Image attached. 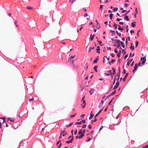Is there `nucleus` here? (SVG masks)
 <instances>
[{
    "mask_svg": "<svg viewBox=\"0 0 148 148\" xmlns=\"http://www.w3.org/2000/svg\"><path fill=\"white\" fill-rule=\"evenodd\" d=\"M146 56H145L144 57H141L140 58V61H142L141 64L144 65L146 59Z\"/></svg>",
    "mask_w": 148,
    "mask_h": 148,
    "instance_id": "f257e3e1",
    "label": "nucleus"
},
{
    "mask_svg": "<svg viewBox=\"0 0 148 148\" xmlns=\"http://www.w3.org/2000/svg\"><path fill=\"white\" fill-rule=\"evenodd\" d=\"M115 42L117 44V45L116 46V47L119 48L120 47V41L119 40L116 39L115 40Z\"/></svg>",
    "mask_w": 148,
    "mask_h": 148,
    "instance_id": "f03ea898",
    "label": "nucleus"
},
{
    "mask_svg": "<svg viewBox=\"0 0 148 148\" xmlns=\"http://www.w3.org/2000/svg\"><path fill=\"white\" fill-rule=\"evenodd\" d=\"M120 73H117L115 75V78H116V79L117 81H119L120 77Z\"/></svg>",
    "mask_w": 148,
    "mask_h": 148,
    "instance_id": "7ed1b4c3",
    "label": "nucleus"
},
{
    "mask_svg": "<svg viewBox=\"0 0 148 148\" xmlns=\"http://www.w3.org/2000/svg\"><path fill=\"white\" fill-rule=\"evenodd\" d=\"M119 84L120 83L119 81H117L116 84L114 86L113 89L114 90L116 89L119 87Z\"/></svg>",
    "mask_w": 148,
    "mask_h": 148,
    "instance_id": "20e7f679",
    "label": "nucleus"
},
{
    "mask_svg": "<svg viewBox=\"0 0 148 148\" xmlns=\"http://www.w3.org/2000/svg\"><path fill=\"white\" fill-rule=\"evenodd\" d=\"M82 101H83V104H82V107L83 108H84L85 107L86 105V101L85 100H83Z\"/></svg>",
    "mask_w": 148,
    "mask_h": 148,
    "instance_id": "39448f33",
    "label": "nucleus"
},
{
    "mask_svg": "<svg viewBox=\"0 0 148 148\" xmlns=\"http://www.w3.org/2000/svg\"><path fill=\"white\" fill-rule=\"evenodd\" d=\"M137 68H138V64H136L134 66V69L133 70L132 72L133 73L135 71H136L137 69Z\"/></svg>",
    "mask_w": 148,
    "mask_h": 148,
    "instance_id": "423d86ee",
    "label": "nucleus"
},
{
    "mask_svg": "<svg viewBox=\"0 0 148 148\" xmlns=\"http://www.w3.org/2000/svg\"><path fill=\"white\" fill-rule=\"evenodd\" d=\"M128 74H129L128 73H126L125 75L124 78L123 79V82H125V81L126 78L127 77Z\"/></svg>",
    "mask_w": 148,
    "mask_h": 148,
    "instance_id": "0eeeda50",
    "label": "nucleus"
},
{
    "mask_svg": "<svg viewBox=\"0 0 148 148\" xmlns=\"http://www.w3.org/2000/svg\"><path fill=\"white\" fill-rule=\"evenodd\" d=\"M133 59H130L127 62L126 64V66H128L130 65V63L132 62V60H133Z\"/></svg>",
    "mask_w": 148,
    "mask_h": 148,
    "instance_id": "6e6552de",
    "label": "nucleus"
},
{
    "mask_svg": "<svg viewBox=\"0 0 148 148\" xmlns=\"http://www.w3.org/2000/svg\"><path fill=\"white\" fill-rule=\"evenodd\" d=\"M97 57L95 59V60L93 61V63H97V61L98 60V59H99V57L98 56H97Z\"/></svg>",
    "mask_w": 148,
    "mask_h": 148,
    "instance_id": "1a4fd4ad",
    "label": "nucleus"
},
{
    "mask_svg": "<svg viewBox=\"0 0 148 148\" xmlns=\"http://www.w3.org/2000/svg\"><path fill=\"white\" fill-rule=\"evenodd\" d=\"M73 138H71L70 140L66 141L65 143L67 144L72 143L73 142Z\"/></svg>",
    "mask_w": 148,
    "mask_h": 148,
    "instance_id": "9d476101",
    "label": "nucleus"
},
{
    "mask_svg": "<svg viewBox=\"0 0 148 148\" xmlns=\"http://www.w3.org/2000/svg\"><path fill=\"white\" fill-rule=\"evenodd\" d=\"M95 37V35H92V34H91L90 36V41H92L93 40L94 37Z\"/></svg>",
    "mask_w": 148,
    "mask_h": 148,
    "instance_id": "9b49d317",
    "label": "nucleus"
},
{
    "mask_svg": "<svg viewBox=\"0 0 148 148\" xmlns=\"http://www.w3.org/2000/svg\"><path fill=\"white\" fill-rule=\"evenodd\" d=\"M125 16L124 18V19L126 21H128L129 20V18L128 16H127L125 15L124 16Z\"/></svg>",
    "mask_w": 148,
    "mask_h": 148,
    "instance_id": "f8f14e48",
    "label": "nucleus"
},
{
    "mask_svg": "<svg viewBox=\"0 0 148 148\" xmlns=\"http://www.w3.org/2000/svg\"><path fill=\"white\" fill-rule=\"evenodd\" d=\"M102 110H103V109L100 110L98 112V113L95 115V117H96L97 116H98L99 115V114L101 113V112H102Z\"/></svg>",
    "mask_w": 148,
    "mask_h": 148,
    "instance_id": "ddd939ff",
    "label": "nucleus"
},
{
    "mask_svg": "<svg viewBox=\"0 0 148 148\" xmlns=\"http://www.w3.org/2000/svg\"><path fill=\"white\" fill-rule=\"evenodd\" d=\"M92 112H91L90 113V116L89 118V120L91 119L94 116V115L93 114H92Z\"/></svg>",
    "mask_w": 148,
    "mask_h": 148,
    "instance_id": "4468645a",
    "label": "nucleus"
},
{
    "mask_svg": "<svg viewBox=\"0 0 148 148\" xmlns=\"http://www.w3.org/2000/svg\"><path fill=\"white\" fill-rule=\"evenodd\" d=\"M110 32L112 33V36H114L115 34V31L113 30H110Z\"/></svg>",
    "mask_w": 148,
    "mask_h": 148,
    "instance_id": "2eb2a0df",
    "label": "nucleus"
},
{
    "mask_svg": "<svg viewBox=\"0 0 148 148\" xmlns=\"http://www.w3.org/2000/svg\"><path fill=\"white\" fill-rule=\"evenodd\" d=\"M78 134L79 135H81L83 134V130L82 129H81L78 132Z\"/></svg>",
    "mask_w": 148,
    "mask_h": 148,
    "instance_id": "dca6fc26",
    "label": "nucleus"
},
{
    "mask_svg": "<svg viewBox=\"0 0 148 148\" xmlns=\"http://www.w3.org/2000/svg\"><path fill=\"white\" fill-rule=\"evenodd\" d=\"M136 23V22H134V23L133 22H132L131 23L132 27H134L136 26V24H135Z\"/></svg>",
    "mask_w": 148,
    "mask_h": 148,
    "instance_id": "f3484780",
    "label": "nucleus"
},
{
    "mask_svg": "<svg viewBox=\"0 0 148 148\" xmlns=\"http://www.w3.org/2000/svg\"><path fill=\"white\" fill-rule=\"evenodd\" d=\"M120 43L121 44V46L123 48L125 47V45H124V43L123 42L120 41Z\"/></svg>",
    "mask_w": 148,
    "mask_h": 148,
    "instance_id": "a211bd4d",
    "label": "nucleus"
},
{
    "mask_svg": "<svg viewBox=\"0 0 148 148\" xmlns=\"http://www.w3.org/2000/svg\"><path fill=\"white\" fill-rule=\"evenodd\" d=\"M124 27L125 28H127V29L126 30V32H128V31H129L128 29V26L127 25H125V26H124Z\"/></svg>",
    "mask_w": 148,
    "mask_h": 148,
    "instance_id": "6ab92c4d",
    "label": "nucleus"
},
{
    "mask_svg": "<svg viewBox=\"0 0 148 148\" xmlns=\"http://www.w3.org/2000/svg\"><path fill=\"white\" fill-rule=\"evenodd\" d=\"M82 124V122L81 121L79 122H77L75 123V124L77 125H81Z\"/></svg>",
    "mask_w": 148,
    "mask_h": 148,
    "instance_id": "aec40b11",
    "label": "nucleus"
},
{
    "mask_svg": "<svg viewBox=\"0 0 148 148\" xmlns=\"http://www.w3.org/2000/svg\"><path fill=\"white\" fill-rule=\"evenodd\" d=\"M98 67V66H94L93 68L94 70H95V71L96 72H97V68Z\"/></svg>",
    "mask_w": 148,
    "mask_h": 148,
    "instance_id": "412c9836",
    "label": "nucleus"
},
{
    "mask_svg": "<svg viewBox=\"0 0 148 148\" xmlns=\"http://www.w3.org/2000/svg\"><path fill=\"white\" fill-rule=\"evenodd\" d=\"M117 24L115 23H114V24L113 25V27H114V29H117Z\"/></svg>",
    "mask_w": 148,
    "mask_h": 148,
    "instance_id": "4be33fe9",
    "label": "nucleus"
},
{
    "mask_svg": "<svg viewBox=\"0 0 148 148\" xmlns=\"http://www.w3.org/2000/svg\"><path fill=\"white\" fill-rule=\"evenodd\" d=\"M132 45V43H131V45L130 47V49H131V50H133L134 49V46H133Z\"/></svg>",
    "mask_w": 148,
    "mask_h": 148,
    "instance_id": "5701e85b",
    "label": "nucleus"
},
{
    "mask_svg": "<svg viewBox=\"0 0 148 148\" xmlns=\"http://www.w3.org/2000/svg\"><path fill=\"white\" fill-rule=\"evenodd\" d=\"M118 30L121 31V32H122V31L123 30H124V29L123 27H118Z\"/></svg>",
    "mask_w": 148,
    "mask_h": 148,
    "instance_id": "b1692460",
    "label": "nucleus"
},
{
    "mask_svg": "<svg viewBox=\"0 0 148 148\" xmlns=\"http://www.w3.org/2000/svg\"><path fill=\"white\" fill-rule=\"evenodd\" d=\"M112 69L113 71V73L112 74L113 75H114L116 73V69L114 68H112Z\"/></svg>",
    "mask_w": 148,
    "mask_h": 148,
    "instance_id": "393cba45",
    "label": "nucleus"
},
{
    "mask_svg": "<svg viewBox=\"0 0 148 148\" xmlns=\"http://www.w3.org/2000/svg\"><path fill=\"white\" fill-rule=\"evenodd\" d=\"M94 91V89L91 88L90 90L89 91V93L90 95H91Z\"/></svg>",
    "mask_w": 148,
    "mask_h": 148,
    "instance_id": "a878e982",
    "label": "nucleus"
},
{
    "mask_svg": "<svg viewBox=\"0 0 148 148\" xmlns=\"http://www.w3.org/2000/svg\"><path fill=\"white\" fill-rule=\"evenodd\" d=\"M80 135L78 137V138L79 139H80L82 138L84 135V134H82L81 135Z\"/></svg>",
    "mask_w": 148,
    "mask_h": 148,
    "instance_id": "bb28decb",
    "label": "nucleus"
},
{
    "mask_svg": "<svg viewBox=\"0 0 148 148\" xmlns=\"http://www.w3.org/2000/svg\"><path fill=\"white\" fill-rule=\"evenodd\" d=\"M116 34L119 36L120 37L121 36V34L120 33H119L118 32L117 30L116 31Z\"/></svg>",
    "mask_w": 148,
    "mask_h": 148,
    "instance_id": "cd10ccee",
    "label": "nucleus"
},
{
    "mask_svg": "<svg viewBox=\"0 0 148 148\" xmlns=\"http://www.w3.org/2000/svg\"><path fill=\"white\" fill-rule=\"evenodd\" d=\"M116 90H114L113 92L110 94V96H112L114 95L116 92Z\"/></svg>",
    "mask_w": 148,
    "mask_h": 148,
    "instance_id": "c85d7f7f",
    "label": "nucleus"
},
{
    "mask_svg": "<svg viewBox=\"0 0 148 148\" xmlns=\"http://www.w3.org/2000/svg\"><path fill=\"white\" fill-rule=\"evenodd\" d=\"M113 15V14H110V15H109L110 18V19L111 20H112V19Z\"/></svg>",
    "mask_w": 148,
    "mask_h": 148,
    "instance_id": "c756f323",
    "label": "nucleus"
},
{
    "mask_svg": "<svg viewBox=\"0 0 148 148\" xmlns=\"http://www.w3.org/2000/svg\"><path fill=\"white\" fill-rule=\"evenodd\" d=\"M97 29H99L100 28V26L99 24L98 23H97V25L96 26Z\"/></svg>",
    "mask_w": 148,
    "mask_h": 148,
    "instance_id": "7c9ffc66",
    "label": "nucleus"
},
{
    "mask_svg": "<svg viewBox=\"0 0 148 148\" xmlns=\"http://www.w3.org/2000/svg\"><path fill=\"white\" fill-rule=\"evenodd\" d=\"M118 10V8L116 7V8H114L113 9V11H116Z\"/></svg>",
    "mask_w": 148,
    "mask_h": 148,
    "instance_id": "2f4dec72",
    "label": "nucleus"
},
{
    "mask_svg": "<svg viewBox=\"0 0 148 148\" xmlns=\"http://www.w3.org/2000/svg\"><path fill=\"white\" fill-rule=\"evenodd\" d=\"M17 21H15L14 22V24L17 27L18 26V25L17 24Z\"/></svg>",
    "mask_w": 148,
    "mask_h": 148,
    "instance_id": "473e14b6",
    "label": "nucleus"
},
{
    "mask_svg": "<svg viewBox=\"0 0 148 148\" xmlns=\"http://www.w3.org/2000/svg\"><path fill=\"white\" fill-rule=\"evenodd\" d=\"M138 44V41H136L135 42V47H137Z\"/></svg>",
    "mask_w": 148,
    "mask_h": 148,
    "instance_id": "72a5a7b5",
    "label": "nucleus"
},
{
    "mask_svg": "<svg viewBox=\"0 0 148 148\" xmlns=\"http://www.w3.org/2000/svg\"><path fill=\"white\" fill-rule=\"evenodd\" d=\"M130 12V10H128L125 14L123 15V16H124L126 15L128 13H129Z\"/></svg>",
    "mask_w": 148,
    "mask_h": 148,
    "instance_id": "f704fd0d",
    "label": "nucleus"
},
{
    "mask_svg": "<svg viewBox=\"0 0 148 148\" xmlns=\"http://www.w3.org/2000/svg\"><path fill=\"white\" fill-rule=\"evenodd\" d=\"M134 54H135V53H132H132H131L130 54V55H129V57H131V56H132V57H133L134 56Z\"/></svg>",
    "mask_w": 148,
    "mask_h": 148,
    "instance_id": "c9c22d12",
    "label": "nucleus"
},
{
    "mask_svg": "<svg viewBox=\"0 0 148 148\" xmlns=\"http://www.w3.org/2000/svg\"><path fill=\"white\" fill-rule=\"evenodd\" d=\"M71 138H73V140L74 139V138H73V135H71V136H70L68 138V139H69Z\"/></svg>",
    "mask_w": 148,
    "mask_h": 148,
    "instance_id": "e433bc0d",
    "label": "nucleus"
},
{
    "mask_svg": "<svg viewBox=\"0 0 148 148\" xmlns=\"http://www.w3.org/2000/svg\"><path fill=\"white\" fill-rule=\"evenodd\" d=\"M1 119H2L3 120V123H4L5 122V117H1Z\"/></svg>",
    "mask_w": 148,
    "mask_h": 148,
    "instance_id": "4c0bfd02",
    "label": "nucleus"
},
{
    "mask_svg": "<svg viewBox=\"0 0 148 148\" xmlns=\"http://www.w3.org/2000/svg\"><path fill=\"white\" fill-rule=\"evenodd\" d=\"M103 5H101L100 6V7L99 8L101 10H102L103 9Z\"/></svg>",
    "mask_w": 148,
    "mask_h": 148,
    "instance_id": "58836bf2",
    "label": "nucleus"
},
{
    "mask_svg": "<svg viewBox=\"0 0 148 148\" xmlns=\"http://www.w3.org/2000/svg\"><path fill=\"white\" fill-rule=\"evenodd\" d=\"M91 139V138H90V137H89L88 138V139L86 140V141L87 142H88L90 141Z\"/></svg>",
    "mask_w": 148,
    "mask_h": 148,
    "instance_id": "ea45409f",
    "label": "nucleus"
},
{
    "mask_svg": "<svg viewBox=\"0 0 148 148\" xmlns=\"http://www.w3.org/2000/svg\"><path fill=\"white\" fill-rule=\"evenodd\" d=\"M87 126V125H83L82 127V129H84V128H85Z\"/></svg>",
    "mask_w": 148,
    "mask_h": 148,
    "instance_id": "a19ab883",
    "label": "nucleus"
},
{
    "mask_svg": "<svg viewBox=\"0 0 148 148\" xmlns=\"http://www.w3.org/2000/svg\"><path fill=\"white\" fill-rule=\"evenodd\" d=\"M27 8L28 10H31L32 9V7L30 6H28L27 7Z\"/></svg>",
    "mask_w": 148,
    "mask_h": 148,
    "instance_id": "79ce46f5",
    "label": "nucleus"
},
{
    "mask_svg": "<svg viewBox=\"0 0 148 148\" xmlns=\"http://www.w3.org/2000/svg\"><path fill=\"white\" fill-rule=\"evenodd\" d=\"M107 72L109 73V74H110L111 75H112V73L111 72V70H109L108 71H107Z\"/></svg>",
    "mask_w": 148,
    "mask_h": 148,
    "instance_id": "37998d69",
    "label": "nucleus"
},
{
    "mask_svg": "<svg viewBox=\"0 0 148 148\" xmlns=\"http://www.w3.org/2000/svg\"><path fill=\"white\" fill-rule=\"evenodd\" d=\"M97 41L98 42V43H99L100 45L102 46L103 45L102 44H101V41H99L98 40Z\"/></svg>",
    "mask_w": 148,
    "mask_h": 148,
    "instance_id": "c03bdc74",
    "label": "nucleus"
},
{
    "mask_svg": "<svg viewBox=\"0 0 148 148\" xmlns=\"http://www.w3.org/2000/svg\"><path fill=\"white\" fill-rule=\"evenodd\" d=\"M128 54H127L125 55V56H124V59H126V58L128 57Z\"/></svg>",
    "mask_w": 148,
    "mask_h": 148,
    "instance_id": "a18cd8bd",
    "label": "nucleus"
},
{
    "mask_svg": "<svg viewBox=\"0 0 148 148\" xmlns=\"http://www.w3.org/2000/svg\"><path fill=\"white\" fill-rule=\"evenodd\" d=\"M61 140H59L57 143H56V144H57V145H58V144H60V143H61Z\"/></svg>",
    "mask_w": 148,
    "mask_h": 148,
    "instance_id": "49530a36",
    "label": "nucleus"
},
{
    "mask_svg": "<svg viewBox=\"0 0 148 148\" xmlns=\"http://www.w3.org/2000/svg\"><path fill=\"white\" fill-rule=\"evenodd\" d=\"M113 99H114V98H113L111 100L109 101V103H108V105H110V104H111V103H112V100H113Z\"/></svg>",
    "mask_w": 148,
    "mask_h": 148,
    "instance_id": "de8ad7c7",
    "label": "nucleus"
},
{
    "mask_svg": "<svg viewBox=\"0 0 148 148\" xmlns=\"http://www.w3.org/2000/svg\"><path fill=\"white\" fill-rule=\"evenodd\" d=\"M62 145V144L61 143H60L59 145H57V146H58V148H59Z\"/></svg>",
    "mask_w": 148,
    "mask_h": 148,
    "instance_id": "09e8293b",
    "label": "nucleus"
},
{
    "mask_svg": "<svg viewBox=\"0 0 148 148\" xmlns=\"http://www.w3.org/2000/svg\"><path fill=\"white\" fill-rule=\"evenodd\" d=\"M70 62H71L72 64H73L74 62V60H72L71 59H70Z\"/></svg>",
    "mask_w": 148,
    "mask_h": 148,
    "instance_id": "8fccbe9b",
    "label": "nucleus"
},
{
    "mask_svg": "<svg viewBox=\"0 0 148 148\" xmlns=\"http://www.w3.org/2000/svg\"><path fill=\"white\" fill-rule=\"evenodd\" d=\"M94 49V47H93L92 48L91 47H90L89 48V51L90 52L91 51V49Z\"/></svg>",
    "mask_w": 148,
    "mask_h": 148,
    "instance_id": "3c124183",
    "label": "nucleus"
},
{
    "mask_svg": "<svg viewBox=\"0 0 148 148\" xmlns=\"http://www.w3.org/2000/svg\"><path fill=\"white\" fill-rule=\"evenodd\" d=\"M114 52L115 53H118V51L117 50V49L116 48H115L114 49Z\"/></svg>",
    "mask_w": 148,
    "mask_h": 148,
    "instance_id": "603ef678",
    "label": "nucleus"
},
{
    "mask_svg": "<svg viewBox=\"0 0 148 148\" xmlns=\"http://www.w3.org/2000/svg\"><path fill=\"white\" fill-rule=\"evenodd\" d=\"M121 54L118 53H117V57L118 58H120V56Z\"/></svg>",
    "mask_w": 148,
    "mask_h": 148,
    "instance_id": "864d4df0",
    "label": "nucleus"
},
{
    "mask_svg": "<svg viewBox=\"0 0 148 148\" xmlns=\"http://www.w3.org/2000/svg\"><path fill=\"white\" fill-rule=\"evenodd\" d=\"M122 19L121 18H117L116 19V21L118 22H119L120 21L122 20Z\"/></svg>",
    "mask_w": 148,
    "mask_h": 148,
    "instance_id": "5fc2aeb1",
    "label": "nucleus"
},
{
    "mask_svg": "<svg viewBox=\"0 0 148 148\" xmlns=\"http://www.w3.org/2000/svg\"><path fill=\"white\" fill-rule=\"evenodd\" d=\"M100 49H96V52L98 53H100Z\"/></svg>",
    "mask_w": 148,
    "mask_h": 148,
    "instance_id": "6e6d98bb",
    "label": "nucleus"
},
{
    "mask_svg": "<svg viewBox=\"0 0 148 148\" xmlns=\"http://www.w3.org/2000/svg\"><path fill=\"white\" fill-rule=\"evenodd\" d=\"M135 13L136 14L138 13L137 8H135Z\"/></svg>",
    "mask_w": 148,
    "mask_h": 148,
    "instance_id": "4d7b16f0",
    "label": "nucleus"
},
{
    "mask_svg": "<svg viewBox=\"0 0 148 148\" xmlns=\"http://www.w3.org/2000/svg\"><path fill=\"white\" fill-rule=\"evenodd\" d=\"M88 16V14L87 13H86L84 15V17H86Z\"/></svg>",
    "mask_w": 148,
    "mask_h": 148,
    "instance_id": "13d9d810",
    "label": "nucleus"
},
{
    "mask_svg": "<svg viewBox=\"0 0 148 148\" xmlns=\"http://www.w3.org/2000/svg\"><path fill=\"white\" fill-rule=\"evenodd\" d=\"M64 132H65V131L64 130V131H61L60 132V134H61V135H62Z\"/></svg>",
    "mask_w": 148,
    "mask_h": 148,
    "instance_id": "bf43d9fd",
    "label": "nucleus"
},
{
    "mask_svg": "<svg viewBox=\"0 0 148 148\" xmlns=\"http://www.w3.org/2000/svg\"><path fill=\"white\" fill-rule=\"evenodd\" d=\"M76 114V113H75L73 115H72L70 116V117L71 118L74 117V116H75Z\"/></svg>",
    "mask_w": 148,
    "mask_h": 148,
    "instance_id": "052dcab7",
    "label": "nucleus"
},
{
    "mask_svg": "<svg viewBox=\"0 0 148 148\" xmlns=\"http://www.w3.org/2000/svg\"><path fill=\"white\" fill-rule=\"evenodd\" d=\"M67 132H65L64 133H63V134H62V135L63 136H66V135H67Z\"/></svg>",
    "mask_w": 148,
    "mask_h": 148,
    "instance_id": "680f3d73",
    "label": "nucleus"
},
{
    "mask_svg": "<svg viewBox=\"0 0 148 148\" xmlns=\"http://www.w3.org/2000/svg\"><path fill=\"white\" fill-rule=\"evenodd\" d=\"M77 129H76L75 130V131L74 132V135H76L77 134Z\"/></svg>",
    "mask_w": 148,
    "mask_h": 148,
    "instance_id": "e2e57ef3",
    "label": "nucleus"
},
{
    "mask_svg": "<svg viewBox=\"0 0 148 148\" xmlns=\"http://www.w3.org/2000/svg\"><path fill=\"white\" fill-rule=\"evenodd\" d=\"M8 120H10V121H11V122H12V121H14V119H12L11 118H9L8 119Z\"/></svg>",
    "mask_w": 148,
    "mask_h": 148,
    "instance_id": "0e129e2a",
    "label": "nucleus"
},
{
    "mask_svg": "<svg viewBox=\"0 0 148 148\" xmlns=\"http://www.w3.org/2000/svg\"><path fill=\"white\" fill-rule=\"evenodd\" d=\"M115 61V59H112L110 61V62L111 63H113Z\"/></svg>",
    "mask_w": 148,
    "mask_h": 148,
    "instance_id": "69168bd1",
    "label": "nucleus"
},
{
    "mask_svg": "<svg viewBox=\"0 0 148 148\" xmlns=\"http://www.w3.org/2000/svg\"><path fill=\"white\" fill-rule=\"evenodd\" d=\"M128 5V4L127 3H125L124 4V6L126 7H127Z\"/></svg>",
    "mask_w": 148,
    "mask_h": 148,
    "instance_id": "338daca9",
    "label": "nucleus"
},
{
    "mask_svg": "<svg viewBox=\"0 0 148 148\" xmlns=\"http://www.w3.org/2000/svg\"><path fill=\"white\" fill-rule=\"evenodd\" d=\"M143 148H148V145H147L145 146H143Z\"/></svg>",
    "mask_w": 148,
    "mask_h": 148,
    "instance_id": "774afa93",
    "label": "nucleus"
}]
</instances>
